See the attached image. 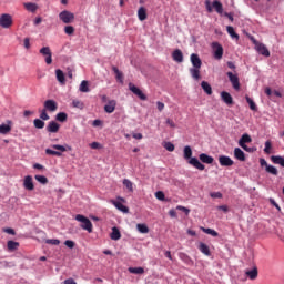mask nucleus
<instances>
[{"instance_id":"obj_1","label":"nucleus","mask_w":284,"mask_h":284,"mask_svg":"<svg viewBox=\"0 0 284 284\" xmlns=\"http://www.w3.org/2000/svg\"><path fill=\"white\" fill-rule=\"evenodd\" d=\"M184 159L189 161L190 165H193V168H196V170H205V164L201 163L199 159L192 158V148L190 145L184 146Z\"/></svg>"},{"instance_id":"obj_2","label":"nucleus","mask_w":284,"mask_h":284,"mask_svg":"<svg viewBox=\"0 0 284 284\" xmlns=\"http://www.w3.org/2000/svg\"><path fill=\"white\" fill-rule=\"evenodd\" d=\"M51 148L53 149H45V154H48L49 156H62L63 154L61 152H72V146L70 145H61V144H53L51 145ZM58 150V151H54Z\"/></svg>"},{"instance_id":"obj_3","label":"nucleus","mask_w":284,"mask_h":284,"mask_svg":"<svg viewBox=\"0 0 284 284\" xmlns=\"http://www.w3.org/2000/svg\"><path fill=\"white\" fill-rule=\"evenodd\" d=\"M75 221H78L79 223H82L80 225L82 230H85L89 234H92L93 225L90 219L85 217L84 215L78 214L75 215Z\"/></svg>"},{"instance_id":"obj_4","label":"nucleus","mask_w":284,"mask_h":284,"mask_svg":"<svg viewBox=\"0 0 284 284\" xmlns=\"http://www.w3.org/2000/svg\"><path fill=\"white\" fill-rule=\"evenodd\" d=\"M59 19L63 23H72L74 21V13L64 10L59 13Z\"/></svg>"},{"instance_id":"obj_5","label":"nucleus","mask_w":284,"mask_h":284,"mask_svg":"<svg viewBox=\"0 0 284 284\" xmlns=\"http://www.w3.org/2000/svg\"><path fill=\"white\" fill-rule=\"evenodd\" d=\"M212 48L214 59L221 61V59H223V45H221L219 42H213Z\"/></svg>"},{"instance_id":"obj_6","label":"nucleus","mask_w":284,"mask_h":284,"mask_svg":"<svg viewBox=\"0 0 284 284\" xmlns=\"http://www.w3.org/2000/svg\"><path fill=\"white\" fill-rule=\"evenodd\" d=\"M129 90H131V92L135 94V97H138L141 101H148V95H145V93H143V91H141V89H139V87L134 85L133 83H129Z\"/></svg>"},{"instance_id":"obj_7","label":"nucleus","mask_w":284,"mask_h":284,"mask_svg":"<svg viewBox=\"0 0 284 284\" xmlns=\"http://www.w3.org/2000/svg\"><path fill=\"white\" fill-rule=\"evenodd\" d=\"M0 26L1 28H12V16L9 13H3L0 16Z\"/></svg>"},{"instance_id":"obj_8","label":"nucleus","mask_w":284,"mask_h":284,"mask_svg":"<svg viewBox=\"0 0 284 284\" xmlns=\"http://www.w3.org/2000/svg\"><path fill=\"white\" fill-rule=\"evenodd\" d=\"M254 45H255V50L258 52V54H262V57H270V50L267 49V47H265V44L254 40L253 41Z\"/></svg>"},{"instance_id":"obj_9","label":"nucleus","mask_w":284,"mask_h":284,"mask_svg":"<svg viewBox=\"0 0 284 284\" xmlns=\"http://www.w3.org/2000/svg\"><path fill=\"white\" fill-rule=\"evenodd\" d=\"M40 54H42V57H45L44 61L47 63V65H51L52 63V50H50V47H43L40 49Z\"/></svg>"},{"instance_id":"obj_10","label":"nucleus","mask_w":284,"mask_h":284,"mask_svg":"<svg viewBox=\"0 0 284 284\" xmlns=\"http://www.w3.org/2000/svg\"><path fill=\"white\" fill-rule=\"evenodd\" d=\"M43 105L47 112H57L59 110V104L54 100H45Z\"/></svg>"},{"instance_id":"obj_11","label":"nucleus","mask_w":284,"mask_h":284,"mask_svg":"<svg viewBox=\"0 0 284 284\" xmlns=\"http://www.w3.org/2000/svg\"><path fill=\"white\" fill-rule=\"evenodd\" d=\"M226 75L229 77V80L232 83L234 90H241V82L239 81V75L232 72H227Z\"/></svg>"},{"instance_id":"obj_12","label":"nucleus","mask_w":284,"mask_h":284,"mask_svg":"<svg viewBox=\"0 0 284 284\" xmlns=\"http://www.w3.org/2000/svg\"><path fill=\"white\" fill-rule=\"evenodd\" d=\"M219 163L222 165V168H232V165H234V160L226 155H220Z\"/></svg>"},{"instance_id":"obj_13","label":"nucleus","mask_w":284,"mask_h":284,"mask_svg":"<svg viewBox=\"0 0 284 284\" xmlns=\"http://www.w3.org/2000/svg\"><path fill=\"white\" fill-rule=\"evenodd\" d=\"M221 99L224 101L226 105H234V99L232 98V94L227 91H222L221 92Z\"/></svg>"},{"instance_id":"obj_14","label":"nucleus","mask_w":284,"mask_h":284,"mask_svg":"<svg viewBox=\"0 0 284 284\" xmlns=\"http://www.w3.org/2000/svg\"><path fill=\"white\" fill-rule=\"evenodd\" d=\"M23 187H24V190H28L29 192H32V190H34V182H32L31 175H27L24 178Z\"/></svg>"},{"instance_id":"obj_15","label":"nucleus","mask_w":284,"mask_h":284,"mask_svg":"<svg viewBox=\"0 0 284 284\" xmlns=\"http://www.w3.org/2000/svg\"><path fill=\"white\" fill-rule=\"evenodd\" d=\"M12 132V121L8 120L6 124H0V134H10Z\"/></svg>"},{"instance_id":"obj_16","label":"nucleus","mask_w":284,"mask_h":284,"mask_svg":"<svg viewBox=\"0 0 284 284\" xmlns=\"http://www.w3.org/2000/svg\"><path fill=\"white\" fill-rule=\"evenodd\" d=\"M61 125L54 121L49 122L47 126V132H50L51 134H57L59 132Z\"/></svg>"},{"instance_id":"obj_17","label":"nucleus","mask_w":284,"mask_h":284,"mask_svg":"<svg viewBox=\"0 0 284 284\" xmlns=\"http://www.w3.org/2000/svg\"><path fill=\"white\" fill-rule=\"evenodd\" d=\"M112 205H114V207H116V210H119L120 212H123L124 214H128V212H130V209H128V206L123 205V203L115 201V200H111Z\"/></svg>"},{"instance_id":"obj_18","label":"nucleus","mask_w":284,"mask_h":284,"mask_svg":"<svg viewBox=\"0 0 284 284\" xmlns=\"http://www.w3.org/2000/svg\"><path fill=\"white\" fill-rule=\"evenodd\" d=\"M191 63H192L193 68H201L203 65L201 58L196 53L191 54Z\"/></svg>"},{"instance_id":"obj_19","label":"nucleus","mask_w":284,"mask_h":284,"mask_svg":"<svg viewBox=\"0 0 284 284\" xmlns=\"http://www.w3.org/2000/svg\"><path fill=\"white\" fill-rule=\"evenodd\" d=\"M114 110H116V100H111L108 102V104L104 106V111L108 114H112V112H114Z\"/></svg>"},{"instance_id":"obj_20","label":"nucleus","mask_w":284,"mask_h":284,"mask_svg":"<svg viewBox=\"0 0 284 284\" xmlns=\"http://www.w3.org/2000/svg\"><path fill=\"white\" fill-rule=\"evenodd\" d=\"M245 274L251 281H256L258 278V268L254 266L251 271H246Z\"/></svg>"},{"instance_id":"obj_21","label":"nucleus","mask_w":284,"mask_h":284,"mask_svg":"<svg viewBox=\"0 0 284 284\" xmlns=\"http://www.w3.org/2000/svg\"><path fill=\"white\" fill-rule=\"evenodd\" d=\"M172 58L176 63H183V52L180 49L173 51Z\"/></svg>"},{"instance_id":"obj_22","label":"nucleus","mask_w":284,"mask_h":284,"mask_svg":"<svg viewBox=\"0 0 284 284\" xmlns=\"http://www.w3.org/2000/svg\"><path fill=\"white\" fill-rule=\"evenodd\" d=\"M245 143H252V136H250L247 133L243 134L239 140L240 148H245Z\"/></svg>"},{"instance_id":"obj_23","label":"nucleus","mask_w":284,"mask_h":284,"mask_svg":"<svg viewBox=\"0 0 284 284\" xmlns=\"http://www.w3.org/2000/svg\"><path fill=\"white\" fill-rule=\"evenodd\" d=\"M190 74L195 81H199V79H201V68H196V67L191 68Z\"/></svg>"},{"instance_id":"obj_24","label":"nucleus","mask_w":284,"mask_h":284,"mask_svg":"<svg viewBox=\"0 0 284 284\" xmlns=\"http://www.w3.org/2000/svg\"><path fill=\"white\" fill-rule=\"evenodd\" d=\"M110 239L112 241H119L121 239V231H119V227L113 226L112 232L110 234Z\"/></svg>"},{"instance_id":"obj_25","label":"nucleus","mask_w":284,"mask_h":284,"mask_svg":"<svg viewBox=\"0 0 284 284\" xmlns=\"http://www.w3.org/2000/svg\"><path fill=\"white\" fill-rule=\"evenodd\" d=\"M55 77H57V81H59L61 85H65V74L61 69L55 70Z\"/></svg>"},{"instance_id":"obj_26","label":"nucleus","mask_w":284,"mask_h":284,"mask_svg":"<svg viewBox=\"0 0 284 284\" xmlns=\"http://www.w3.org/2000/svg\"><path fill=\"white\" fill-rule=\"evenodd\" d=\"M200 161H202V163H206L207 165H212V163H214V158L202 153L200 154Z\"/></svg>"},{"instance_id":"obj_27","label":"nucleus","mask_w":284,"mask_h":284,"mask_svg":"<svg viewBox=\"0 0 284 284\" xmlns=\"http://www.w3.org/2000/svg\"><path fill=\"white\" fill-rule=\"evenodd\" d=\"M138 19L140 21H145L148 19V10L144 7H140L138 10Z\"/></svg>"},{"instance_id":"obj_28","label":"nucleus","mask_w":284,"mask_h":284,"mask_svg":"<svg viewBox=\"0 0 284 284\" xmlns=\"http://www.w3.org/2000/svg\"><path fill=\"white\" fill-rule=\"evenodd\" d=\"M234 156L237 159V161H245V152H243V150L240 148L234 149Z\"/></svg>"},{"instance_id":"obj_29","label":"nucleus","mask_w":284,"mask_h":284,"mask_svg":"<svg viewBox=\"0 0 284 284\" xmlns=\"http://www.w3.org/2000/svg\"><path fill=\"white\" fill-rule=\"evenodd\" d=\"M271 161L273 163H275V165H281L282 168H284V158L281 155H272L271 156Z\"/></svg>"},{"instance_id":"obj_30","label":"nucleus","mask_w":284,"mask_h":284,"mask_svg":"<svg viewBox=\"0 0 284 284\" xmlns=\"http://www.w3.org/2000/svg\"><path fill=\"white\" fill-rule=\"evenodd\" d=\"M112 71L115 74V79L118 83H123V72L119 70L116 67H112Z\"/></svg>"},{"instance_id":"obj_31","label":"nucleus","mask_w":284,"mask_h":284,"mask_svg":"<svg viewBox=\"0 0 284 284\" xmlns=\"http://www.w3.org/2000/svg\"><path fill=\"white\" fill-rule=\"evenodd\" d=\"M23 7L26 8V10H28V12H37L39 8L34 2H24Z\"/></svg>"},{"instance_id":"obj_32","label":"nucleus","mask_w":284,"mask_h":284,"mask_svg":"<svg viewBox=\"0 0 284 284\" xmlns=\"http://www.w3.org/2000/svg\"><path fill=\"white\" fill-rule=\"evenodd\" d=\"M202 90L210 95H212V85H210L206 81H202L201 83Z\"/></svg>"},{"instance_id":"obj_33","label":"nucleus","mask_w":284,"mask_h":284,"mask_svg":"<svg viewBox=\"0 0 284 284\" xmlns=\"http://www.w3.org/2000/svg\"><path fill=\"white\" fill-rule=\"evenodd\" d=\"M213 8L215 12L223 14V3H221L219 0L213 1Z\"/></svg>"},{"instance_id":"obj_34","label":"nucleus","mask_w":284,"mask_h":284,"mask_svg":"<svg viewBox=\"0 0 284 284\" xmlns=\"http://www.w3.org/2000/svg\"><path fill=\"white\" fill-rule=\"evenodd\" d=\"M200 252H202V254H205V256H210V246H207V244L205 243H200L199 246Z\"/></svg>"},{"instance_id":"obj_35","label":"nucleus","mask_w":284,"mask_h":284,"mask_svg":"<svg viewBox=\"0 0 284 284\" xmlns=\"http://www.w3.org/2000/svg\"><path fill=\"white\" fill-rule=\"evenodd\" d=\"M7 247L10 252H14V250H18L19 247V242H14L12 240L8 241Z\"/></svg>"},{"instance_id":"obj_36","label":"nucleus","mask_w":284,"mask_h":284,"mask_svg":"<svg viewBox=\"0 0 284 284\" xmlns=\"http://www.w3.org/2000/svg\"><path fill=\"white\" fill-rule=\"evenodd\" d=\"M33 125L37 128V130H43L45 128V122L41 119H36L33 121Z\"/></svg>"},{"instance_id":"obj_37","label":"nucleus","mask_w":284,"mask_h":284,"mask_svg":"<svg viewBox=\"0 0 284 284\" xmlns=\"http://www.w3.org/2000/svg\"><path fill=\"white\" fill-rule=\"evenodd\" d=\"M57 121H59L60 123H65V121H68V113L65 112H60L55 115Z\"/></svg>"},{"instance_id":"obj_38","label":"nucleus","mask_w":284,"mask_h":284,"mask_svg":"<svg viewBox=\"0 0 284 284\" xmlns=\"http://www.w3.org/2000/svg\"><path fill=\"white\" fill-rule=\"evenodd\" d=\"M130 274H145V268L143 267H129Z\"/></svg>"},{"instance_id":"obj_39","label":"nucleus","mask_w":284,"mask_h":284,"mask_svg":"<svg viewBox=\"0 0 284 284\" xmlns=\"http://www.w3.org/2000/svg\"><path fill=\"white\" fill-rule=\"evenodd\" d=\"M123 185L129 190V192H134V184L129 179L123 180Z\"/></svg>"},{"instance_id":"obj_40","label":"nucleus","mask_w":284,"mask_h":284,"mask_svg":"<svg viewBox=\"0 0 284 284\" xmlns=\"http://www.w3.org/2000/svg\"><path fill=\"white\" fill-rule=\"evenodd\" d=\"M136 230L140 232V234H148V232H150V229L145 224H138Z\"/></svg>"},{"instance_id":"obj_41","label":"nucleus","mask_w":284,"mask_h":284,"mask_svg":"<svg viewBox=\"0 0 284 284\" xmlns=\"http://www.w3.org/2000/svg\"><path fill=\"white\" fill-rule=\"evenodd\" d=\"M72 108H77L78 110H83V108H85V104L81 100H73Z\"/></svg>"},{"instance_id":"obj_42","label":"nucleus","mask_w":284,"mask_h":284,"mask_svg":"<svg viewBox=\"0 0 284 284\" xmlns=\"http://www.w3.org/2000/svg\"><path fill=\"white\" fill-rule=\"evenodd\" d=\"M226 30L232 39H236V41H239V34L236 33V31H234V27L229 26L226 27Z\"/></svg>"},{"instance_id":"obj_43","label":"nucleus","mask_w":284,"mask_h":284,"mask_svg":"<svg viewBox=\"0 0 284 284\" xmlns=\"http://www.w3.org/2000/svg\"><path fill=\"white\" fill-rule=\"evenodd\" d=\"M266 172H268V174H273V176H278V169L273 165H266Z\"/></svg>"},{"instance_id":"obj_44","label":"nucleus","mask_w":284,"mask_h":284,"mask_svg":"<svg viewBox=\"0 0 284 284\" xmlns=\"http://www.w3.org/2000/svg\"><path fill=\"white\" fill-rule=\"evenodd\" d=\"M246 103H248L250 110H253V112H256L257 110L256 103L254 102V100H252V98L247 95H246Z\"/></svg>"},{"instance_id":"obj_45","label":"nucleus","mask_w":284,"mask_h":284,"mask_svg":"<svg viewBox=\"0 0 284 284\" xmlns=\"http://www.w3.org/2000/svg\"><path fill=\"white\" fill-rule=\"evenodd\" d=\"M34 179L38 183H42V185L48 184V178L45 175H36Z\"/></svg>"},{"instance_id":"obj_46","label":"nucleus","mask_w":284,"mask_h":284,"mask_svg":"<svg viewBox=\"0 0 284 284\" xmlns=\"http://www.w3.org/2000/svg\"><path fill=\"white\" fill-rule=\"evenodd\" d=\"M80 92H90V88L88 87V81L83 80L80 84Z\"/></svg>"},{"instance_id":"obj_47","label":"nucleus","mask_w":284,"mask_h":284,"mask_svg":"<svg viewBox=\"0 0 284 284\" xmlns=\"http://www.w3.org/2000/svg\"><path fill=\"white\" fill-rule=\"evenodd\" d=\"M202 231H203L205 234H210L211 236H219V232H216V231L213 230V229H205V227H202Z\"/></svg>"},{"instance_id":"obj_48","label":"nucleus","mask_w":284,"mask_h":284,"mask_svg":"<svg viewBox=\"0 0 284 284\" xmlns=\"http://www.w3.org/2000/svg\"><path fill=\"white\" fill-rule=\"evenodd\" d=\"M47 245H61V241L57 239H48L45 240Z\"/></svg>"},{"instance_id":"obj_49","label":"nucleus","mask_w":284,"mask_h":284,"mask_svg":"<svg viewBox=\"0 0 284 284\" xmlns=\"http://www.w3.org/2000/svg\"><path fill=\"white\" fill-rule=\"evenodd\" d=\"M40 119L42 121H50V115H48V111L45 109H43L40 113Z\"/></svg>"},{"instance_id":"obj_50","label":"nucleus","mask_w":284,"mask_h":284,"mask_svg":"<svg viewBox=\"0 0 284 284\" xmlns=\"http://www.w3.org/2000/svg\"><path fill=\"white\" fill-rule=\"evenodd\" d=\"M271 150H272V141L267 140L265 142V148H264L265 154H271V152H272Z\"/></svg>"},{"instance_id":"obj_51","label":"nucleus","mask_w":284,"mask_h":284,"mask_svg":"<svg viewBox=\"0 0 284 284\" xmlns=\"http://www.w3.org/2000/svg\"><path fill=\"white\" fill-rule=\"evenodd\" d=\"M155 199H158V201H165V193H163V191L155 192Z\"/></svg>"},{"instance_id":"obj_52","label":"nucleus","mask_w":284,"mask_h":284,"mask_svg":"<svg viewBox=\"0 0 284 284\" xmlns=\"http://www.w3.org/2000/svg\"><path fill=\"white\" fill-rule=\"evenodd\" d=\"M64 32H65V34H69V37L74 34V27H72V26L64 27Z\"/></svg>"},{"instance_id":"obj_53","label":"nucleus","mask_w":284,"mask_h":284,"mask_svg":"<svg viewBox=\"0 0 284 284\" xmlns=\"http://www.w3.org/2000/svg\"><path fill=\"white\" fill-rule=\"evenodd\" d=\"M176 210H179L180 212H184L185 216H190V209H187L185 206L178 205Z\"/></svg>"},{"instance_id":"obj_54","label":"nucleus","mask_w":284,"mask_h":284,"mask_svg":"<svg viewBox=\"0 0 284 284\" xmlns=\"http://www.w3.org/2000/svg\"><path fill=\"white\" fill-rule=\"evenodd\" d=\"M164 148L168 150V152H174V144H172V142H165Z\"/></svg>"},{"instance_id":"obj_55","label":"nucleus","mask_w":284,"mask_h":284,"mask_svg":"<svg viewBox=\"0 0 284 284\" xmlns=\"http://www.w3.org/2000/svg\"><path fill=\"white\" fill-rule=\"evenodd\" d=\"M90 148H91L92 150H101V149L103 148V145H101V143H99V142H92V143L90 144Z\"/></svg>"},{"instance_id":"obj_56","label":"nucleus","mask_w":284,"mask_h":284,"mask_svg":"<svg viewBox=\"0 0 284 284\" xmlns=\"http://www.w3.org/2000/svg\"><path fill=\"white\" fill-rule=\"evenodd\" d=\"M64 245H65L67 247H69V250H73V247H74V241L67 240V241L64 242Z\"/></svg>"},{"instance_id":"obj_57","label":"nucleus","mask_w":284,"mask_h":284,"mask_svg":"<svg viewBox=\"0 0 284 284\" xmlns=\"http://www.w3.org/2000/svg\"><path fill=\"white\" fill-rule=\"evenodd\" d=\"M211 199H223V194L221 192L211 193Z\"/></svg>"},{"instance_id":"obj_58","label":"nucleus","mask_w":284,"mask_h":284,"mask_svg":"<svg viewBox=\"0 0 284 284\" xmlns=\"http://www.w3.org/2000/svg\"><path fill=\"white\" fill-rule=\"evenodd\" d=\"M268 201H270L271 205L276 207L277 212H281V206L278 205V203H276V201H274V199H270Z\"/></svg>"},{"instance_id":"obj_59","label":"nucleus","mask_w":284,"mask_h":284,"mask_svg":"<svg viewBox=\"0 0 284 284\" xmlns=\"http://www.w3.org/2000/svg\"><path fill=\"white\" fill-rule=\"evenodd\" d=\"M156 106H158L159 112H163V110L165 109V104L161 101L156 102Z\"/></svg>"},{"instance_id":"obj_60","label":"nucleus","mask_w":284,"mask_h":284,"mask_svg":"<svg viewBox=\"0 0 284 284\" xmlns=\"http://www.w3.org/2000/svg\"><path fill=\"white\" fill-rule=\"evenodd\" d=\"M23 45L26 50H30V38H24Z\"/></svg>"},{"instance_id":"obj_61","label":"nucleus","mask_w":284,"mask_h":284,"mask_svg":"<svg viewBox=\"0 0 284 284\" xmlns=\"http://www.w3.org/2000/svg\"><path fill=\"white\" fill-rule=\"evenodd\" d=\"M3 232H6V234H11L12 236H14V234H17V232H14V229H4Z\"/></svg>"},{"instance_id":"obj_62","label":"nucleus","mask_w":284,"mask_h":284,"mask_svg":"<svg viewBox=\"0 0 284 284\" xmlns=\"http://www.w3.org/2000/svg\"><path fill=\"white\" fill-rule=\"evenodd\" d=\"M166 125H170V128H176V124H175L174 121L171 120V119H168V120H166Z\"/></svg>"},{"instance_id":"obj_63","label":"nucleus","mask_w":284,"mask_h":284,"mask_svg":"<svg viewBox=\"0 0 284 284\" xmlns=\"http://www.w3.org/2000/svg\"><path fill=\"white\" fill-rule=\"evenodd\" d=\"M217 210H221L222 212H230V209L227 207V205H220Z\"/></svg>"},{"instance_id":"obj_64","label":"nucleus","mask_w":284,"mask_h":284,"mask_svg":"<svg viewBox=\"0 0 284 284\" xmlns=\"http://www.w3.org/2000/svg\"><path fill=\"white\" fill-rule=\"evenodd\" d=\"M64 284H77V282L73 278H68L64 281Z\"/></svg>"}]
</instances>
